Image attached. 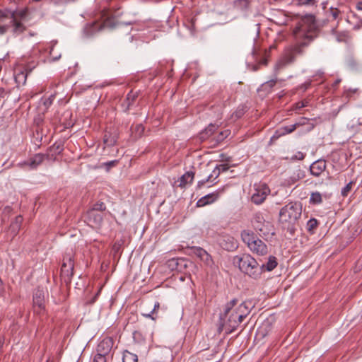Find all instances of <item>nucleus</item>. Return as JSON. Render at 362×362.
Listing matches in <instances>:
<instances>
[{
	"mask_svg": "<svg viewBox=\"0 0 362 362\" xmlns=\"http://www.w3.org/2000/svg\"><path fill=\"white\" fill-rule=\"evenodd\" d=\"M318 33L314 16L308 15L301 18L293 30L295 43L285 47L274 66V74L277 76L286 66L293 64L298 57L303 55L305 49L318 36Z\"/></svg>",
	"mask_w": 362,
	"mask_h": 362,
	"instance_id": "1",
	"label": "nucleus"
},
{
	"mask_svg": "<svg viewBox=\"0 0 362 362\" xmlns=\"http://www.w3.org/2000/svg\"><path fill=\"white\" fill-rule=\"evenodd\" d=\"M238 300L234 298L228 302L220 314L222 329L227 333L234 332L249 313L252 308L251 302L244 301L237 305Z\"/></svg>",
	"mask_w": 362,
	"mask_h": 362,
	"instance_id": "2",
	"label": "nucleus"
},
{
	"mask_svg": "<svg viewBox=\"0 0 362 362\" xmlns=\"http://www.w3.org/2000/svg\"><path fill=\"white\" fill-rule=\"evenodd\" d=\"M233 263L238 266L239 269L250 278L257 280L262 274V267L250 254L236 255L233 258Z\"/></svg>",
	"mask_w": 362,
	"mask_h": 362,
	"instance_id": "3",
	"label": "nucleus"
},
{
	"mask_svg": "<svg viewBox=\"0 0 362 362\" xmlns=\"http://www.w3.org/2000/svg\"><path fill=\"white\" fill-rule=\"evenodd\" d=\"M302 214V205L300 202H289L281 208L279 212V221L284 224L288 230H293V225Z\"/></svg>",
	"mask_w": 362,
	"mask_h": 362,
	"instance_id": "4",
	"label": "nucleus"
},
{
	"mask_svg": "<svg viewBox=\"0 0 362 362\" xmlns=\"http://www.w3.org/2000/svg\"><path fill=\"white\" fill-rule=\"evenodd\" d=\"M241 238L252 253L258 256H264L268 254L267 245L262 240L257 238L252 230H243Z\"/></svg>",
	"mask_w": 362,
	"mask_h": 362,
	"instance_id": "5",
	"label": "nucleus"
},
{
	"mask_svg": "<svg viewBox=\"0 0 362 362\" xmlns=\"http://www.w3.org/2000/svg\"><path fill=\"white\" fill-rule=\"evenodd\" d=\"M74 254L73 251L64 254L61 267V277L68 284L71 283L74 276Z\"/></svg>",
	"mask_w": 362,
	"mask_h": 362,
	"instance_id": "6",
	"label": "nucleus"
},
{
	"mask_svg": "<svg viewBox=\"0 0 362 362\" xmlns=\"http://www.w3.org/2000/svg\"><path fill=\"white\" fill-rule=\"evenodd\" d=\"M45 159L55 160L56 156L49 153L45 154L39 153L35 154L28 160L19 163L18 165L21 168L28 166L30 169H36Z\"/></svg>",
	"mask_w": 362,
	"mask_h": 362,
	"instance_id": "7",
	"label": "nucleus"
},
{
	"mask_svg": "<svg viewBox=\"0 0 362 362\" xmlns=\"http://www.w3.org/2000/svg\"><path fill=\"white\" fill-rule=\"evenodd\" d=\"M37 64V62L36 61L32 60L27 62L23 69H15V81L18 86L24 85L25 83L28 73L30 72Z\"/></svg>",
	"mask_w": 362,
	"mask_h": 362,
	"instance_id": "8",
	"label": "nucleus"
},
{
	"mask_svg": "<svg viewBox=\"0 0 362 362\" xmlns=\"http://www.w3.org/2000/svg\"><path fill=\"white\" fill-rule=\"evenodd\" d=\"M255 230L259 232L260 235H267L269 233L268 227L269 222H265L263 216L260 214H256L252 221Z\"/></svg>",
	"mask_w": 362,
	"mask_h": 362,
	"instance_id": "9",
	"label": "nucleus"
},
{
	"mask_svg": "<svg viewBox=\"0 0 362 362\" xmlns=\"http://www.w3.org/2000/svg\"><path fill=\"white\" fill-rule=\"evenodd\" d=\"M270 192L269 187L266 184H260L255 189L251 200L255 204H262Z\"/></svg>",
	"mask_w": 362,
	"mask_h": 362,
	"instance_id": "10",
	"label": "nucleus"
},
{
	"mask_svg": "<svg viewBox=\"0 0 362 362\" xmlns=\"http://www.w3.org/2000/svg\"><path fill=\"white\" fill-rule=\"evenodd\" d=\"M33 301L35 311L39 314L43 313L45 310V294L42 290H35Z\"/></svg>",
	"mask_w": 362,
	"mask_h": 362,
	"instance_id": "11",
	"label": "nucleus"
},
{
	"mask_svg": "<svg viewBox=\"0 0 362 362\" xmlns=\"http://www.w3.org/2000/svg\"><path fill=\"white\" fill-rule=\"evenodd\" d=\"M303 120V122H296L293 124H291V125H288V126H284V127H280L279 129H278L274 136H273V138H275V139H278L281 136H285L286 134H291L293 132H294L297 127H300V126H302L303 124H305V122H308V119L307 118H303L302 119Z\"/></svg>",
	"mask_w": 362,
	"mask_h": 362,
	"instance_id": "12",
	"label": "nucleus"
},
{
	"mask_svg": "<svg viewBox=\"0 0 362 362\" xmlns=\"http://www.w3.org/2000/svg\"><path fill=\"white\" fill-rule=\"evenodd\" d=\"M223 192V189H218L217 191L208 194L203 197L200 198L197 202V206L203 207L206 205L210 204L216 202L220 194Z\"/></svg>",
	"mask_w": 362,
	"mask_h": 362,
	"instance_id": "13",
	"label": "nucleus"
},
{
	"mask_svg": "<svg viewBox=\"0 0 362 362\" xmlns=\"http://www.w3.org/2000/svg\"><path fill=\"white\" fill-rule=\"evenodd\" d=\"M114 344V341L111 337H105L100 341L97 346V354L107 356L109 354Z\"/></svg>",
	"mask_w": 362,
	"mask_h": 362,
	"instance_id": "14",
	"label": "nucleus"
},
{
	"mask_svg": "<svg viewBox=\"0 0 362 362\" xmlns=\"http://www.w3.org/2000/svg\"><path fill=\"white\" fill-rule=\"evenodd\" d=\"M193 253L199 257L206 266L212 267L214 261L211 256L203 248L194 247L192 248Z\"/></svg>",
	"mask_w": 362,
	"mask_h": 362,
	"instance_id": "15",
	"label": "nucleus"
},
{
	"mask_svg": "<svg viewBox=\"0 0 362 362\" xmlns=\"http://www.w3.org/2000/svg\"><path fill=\"white\" fill-rule=\"evenodd\" d=\"M87 219L92 227L98 228L103 222V215L94 210H89L87 213Z\"/></svg>",
	"mask_w": 362,
	"mask_h": 362,
	"instance_id": "16",
	"label": "nucleus"
},
{
	"mask_svg": "<svg viewBox=\"0 0 362 362\" xmlns=\"http://www.w3.org/2000/svg\"><path fill=\"white\" fill-rule=\"evenodd\" d=\"M326 169V162L324 160H317L313 162L310 167V173L315 177H319Z\"/></svg>",
	"mask_w": 362,
	"mask_h": 362,
	"instance_id": "17",
	"label": "nucleus"
},
{
	"mask_svg": "<svg viewBox=\"0 0 362 362\" xmlns=\"http://www.w3.org/2000/svg\"><path fill=\"white\" fill-rule=\"evenodd\" d=\"M22 21L16 19L15 17L11 18L9 20L10 26L13 27V32L14 33H22L25 30V26L22 23Z\"/></svg>",
	"mask_w": 362,
	"mask_h": 362,
	"instance_id": "18",
	"label": "nucleus"
},
{
	"mask_svg": "<svg viewBox=\"0 0 362 362\" xmlns=\"http://www.w3.org/2000/svg\"><path fill=\"white\" fill-rule=\"evenodd\" d=\"M277 266L276 258L274 256H269L268 261L266 264H260L262 267V273L265 271L271 272Z\"/></svg>",
	"mask_w": 362,
	"mask_h": 362,
	"instance_id": "19",
	"label": "nucleus"
},
{
	"mask_svg": "<svg viewBox=\"0 0 362 362\" xmlns=\"http://www.w3.org/2000/svg\"><path fill=\"white\" fill-rule=\"evenodd\" d=\"M194 177V173L192 171L185 173L180 177V187H185L188 183H192Z\"/></svg>",
	"mask_w": 362,
	"mask_h": 362,
	"instance_id": "20",
	"label": "nucleus"
},
{
	"mask_svg": "<svg viewBox=\"0 0 362 362\" xmlns=\"http://www.w3.org/2000/svg\"><path fill=\"white\" fill-rule=\"evenodd\" d=\"M132 135L134 139H136L140 138L144 132L145 128L141 124H137L135 126L132 127Z\"/></svg>",
	"mask_w": 362,
	"mask_h": 362,
	"instance_id": "21",
	"label": "nucleus"
},
{
	"mask_svg": "<svg viewBox=\"0 0 362 362\" xmlns=\"http://www.w3.org/2000/svg\"><path fill=\"white\" fill-rule=\"evenodd\" d=\"M102 16L104 18L105 17V19L104 20L103 25H100V29H101L102 26L103 27H110V28H112L115 26V24L113 23L114 18H112V16L109 15L108 11H103Z\"/></svg>",
	"mask_w": 362,
	"mask_h": 362,
	"instance_id": "22",
	"label": "nucleus"
},
{
	"mask_svg": "<svg viewBox=\"0 0 362 362\" xmlns=\"http://www.w3.org/2000/svg\"><path fill=\"white\" fill-rule=\"evenodd\" d=\"M336 40L339 42H348L351 40V36L348 31L335 33Z\"/></svg>",
	"mask_w": 362,
	"mask_h": 362,
	"instance_id": "23",
	"label": "nucleus"
},
{
	"mask_svg": "<svg viewBox=\"0 0 362 362\" xmlns=\"http://www.w3.org/2000/svg\"><path fill=\"white\" fill-rule=\"evenodd\" d=\"M123 362H137L138 356L136 354L124 350L122 354Z\"/></svg>",
	"mask_w": 362,
	"mask_h": 362,
	"instance_id": "24",
	"label": "nucleus"
},
{
	"mask_svg": "<svg viewBox=\"0 0 362 362\" xmlns=\"http://www.w3.org/2000/svg\"><path fill=\"white\" fill-rule=\"evenodd\" d=\"M11 13H13V16H11V18L15 17L16 19L23 21L28 15V8H24L20 10L11 11Z\"/></svg>",
	"mask_w": 362,
	"mask_h": 362,
	"instance_id": "25",
	"label": "nucleus"
},
{
	"mask_svg": "<svg viewBox=\"0 0 362 362\" xmlns=\"http://www.w3.org/2000/svg\"><path fill=\"white\" fill-rule=\"evenodd\" d=\"M217 127L215 124H210L205 130L201 133V138L205 139L212 135L216 130Z\"/></svg>",
	"mask_w": 362,
	"mask_h": 362,
	"instance_id": "26",
	"label": "nucleus"
},
{
	"mask_svg": "<svg viewBox=\"0 0 362 362\" xmlns=\"http://www.w3.org/2000/svg\"><path fill=\"white\" fill-rule=\"evenodd\" d=\"M117 139L115 136H112L111 134L106 132L103 137V142L107 146H113L116 144Z\"/></svg>",
	"mask_w": 362,
	"mask_h": 362,
	"instance_id": "27",
	"label": "nucleus"
},
{
	"mask_svg": "<svg viewBox=\"0 0 362 362\" xmlns=\"http://www.w3.org/2000/svg\"><path fill=\"white\" fill-rule=\"evenodd\" d=\"M322 202V194L318 192H313L311 194H310V203L311 204H320Z\"/></svg>",
	"mask_w": 362,
	"mask_h": 362,
	"instance_id": "28",
	"label": "nucleus"
},
{
	"mask_svg": "<svg viewBox=\"0 0 362 362\" xmlns=\"http://www.w3.org/2000/svg\"><path fill=\"white\" fill-rule=\"evenodd\" d=\"M317 226H318V221L315 218H310L307 222V225H306L307 230L310 233L313 234L315 233V230L317 228Z\"/></svg>",
	"mask_w": 362,
	"mask_h": 362,
	"instance_id": "29",
	"label": "nucleus"
},
{
	"mask_svg": "<svg viewBox=\"0 0 362 362\" xmlns=\"http://www.w3.org/2000/svg\"><path fill=\"white\" fill-rule=\"evenodd\" d=\"M13 16L11 10L10 9H0V23H4L6 20H10L11 16Z\"/></svg>",
	"mask_w": 362,
	"mask_h": 362,
	"instance_id": "30",
	"label": "nucleus"
},
{
	"mask_svg": "<svg viewBox=\"0 0 362 362\" xmlns=\"http://www.w3.org/2000/svg\"><path fill=\"white\" fill-rule=\"evenodd\" d=\"M137 98V93L134 92L133 90H131L127 95L126 98V103H127V107L125 108V110H128L129 109L130 105L133 103V102L135 100V99Z\"/></svg>",
	"mask_w": 362,
	"mask_h": 362,
	"instance_id": "31",
	"label": "nucleus"
},
{
	"mask_svg": "<svg viewBox=\"0 0 362 362\" xmlns=\"http://www.w3.org/2000/svg\"><path fill=\"white\" fill-rule=\"evenodd\" d=\"M184 259H177V258H173L170 259L168 262V267L172 269H179L178 266L180 264V262H183Z\"/></svg>",
	"mask_w": 362,
	"mask_h": 362,
	"instance_id": "32",
	"label": "nucleus"
},
{
	"mask_svg": "<svg viewBox=\"0 0 362 362\" xmlns=\"http://www.w3.org/2000/svg\"><path fill=\"white\" fill-rule=\"evenodd\" d=\"M279 78H277V76L274 75V77L272 78L271 80L265 82L262 84V86L267 89V88L270 90L276 84V83L279 81Z\"/></svg>",
	"mask_w": 362,
	"mask_h": 362,
	"instance_id": "33",
	"label": "nucleus"
},
{
	"mask_svg": "<svg viewBox=\"0 0 362 362\" xmlns=\"http://www.w3.org/2000/svg\"><path fill=\"white\" fill-rule=\"evenodd\" d=\"M358 94V88H349L344 91L343 96L345 97L348 100L353 98L354 95Z\"/></svg>",
	"mask_w": 362,
	"mask_h": 362,
	"instance_id": "34",
	"label": "nucleus"
},
{
	"mask_svg": "<svg viewBox=\"0 0 362 362\" xmlns=\"http://www.w3.org/2000/svg\"><path fill=\"white\" fill-rule=\"evenodd\" d=\"M160 308V303L158 302H156L153 305V309L150 313L148 314H143V315L147 318H151L153 320H155L157 317V316H154V314L156 313V311Z\"/></svg>",
	"mask_w": 362,
	"mask_h": 362,
	"instance_id": "35",
	"label": "nucleus"
},
{
	"mask_svg": "<svg viewBox=\"0 0 362 362\" xmlns=\"http://www.w3.org/2000/svg\"><path fill=\"white\" fill-rule=\"evenodd\" d=\"M228 240L229 241V243L226 244V245H223L224 249H226L227 250H233L237 247L236 243L235 242V240L233 238L228 237Z\"/></svg>",
	"mask_w": 362,
	"mask_h": 362,
	"instance_id": "36",
	"label": "nucleus"
},
{
	"mask_svg": "<svg viewBox=\"0 0 362 362\" xmlns=\"http://www.w3.org/2000/svg\"><path fill=\"white\" fill-rule=\"evenodd\" d=\"M105 209L106 207L103 202H97L95 204H93V207L90 210H94L95 211L101 213L102 211H105Z\"/></svg>",
	"mask_w": 362,
	"mask_h": 362,
	"instance_id": "37",
	"label": "nucleus"
},
{
	"mask_svg": "<svg viewBox=\"0 0 362 362\" xmlns=\"http://www.w3.org/2000/svg\"><path fill=\"white\" fill-rule=\"evenodd\" d=\"M55 98V95L54 94H52L49 95V98H45L44 100H43V105L45 106V110H47L49 106L52 104Z\"/></svg>",
	"mask_w": 362,
	"mask_h": 362,
	"instance_id": "38",
	"label": "nucleus"
},
{
	"mask_svg": "<svg viewBox=\"0 0 362 362\" xmlns=\"http://www.w3.org/2000/svg\"><path fill=\"white\" fill-rule=\"evenodd\" d=\"M353 184L354 182L351 181L341 189V193L343 197H346L348 195V194L351 189Z\"/></svg>",
	"mask_w": 362,
	"mask_h": 362,
	"instance_id": "39",
	"label": "nucleus"
},
{
	"mask_svg": "<svg viewBox=\"0 0 362 362\" xmlns=\"http://www.w3.org/2000/svg\"><path fill=\"white\" fill-rule=\"evenodd\" d=\"M133 339H134V341H136L137 343H141L143 341H144V338L142 334L139 331L134 332Z\"/></svg>",
	"mask_w": 362,
	"mask_h": 362,
	"instance_id": "40",
	"label": "nucleus"
},
{
	"mask_svg": "<svg viewBox=\"0 0 362 362\" xmlns=\"http://www.w3.org/2000/svg\"><path fill=\"white\" fill-rule=\"evenodd\" d=\"M123 240H117L112 245V250L115 253H117L120 249H121V247L123 244Z\"/></svg>",
	"mask_w": 362,
	"mask_h": 362,
	"instance_id": "41",
	"label": "nucleus"
},
{
	"mask_svg": "<svg viewBox=\"0 0 362 362\" xmlns=\"http://www.w3.org/2000/svg\"><path fill=\"white\" fill-rule=\"evenodd\" d=\"M213 177V175H209L206 179H203L198 182L197 187L202 188L206 182H210L211 178Z\"/></svg>",
	"mask_w": 362,
	"mask_h": 362,
	"instance_id": "42",
	"label": "nucleus"
},
{
	"mask_svg": "<svg viewBox=\"0 0 362 362\" xmlns=\"http://www.w3.org/2000/svg\"><path fill=\"white\" fill-rule=\"evenodd\" d=\"M93 362H106V356L101 354H97L95 355Z\"/></svg>",
	"mask_w": 362,
	"mask_h": 362,
	"instance_id": "43",
	"label": "nucleus"
},
{
	"mask_svg": "<svg viewBox=\"0 0 362 362\" xmlns=\"http://www.w3.org/2000/svg\"><path fill=\"white\" fill-rule=\"evenodd\" d=\"M20 228H21V226L19 225L16 224L13 222L11 223V224L10 226V230H11L13 235H16L18 233Z\"/></svg>",
	"mask_w": 362,
	"mask_h": 362,
	"instance_id": "44",
	"label": "nucleus"
},
{
	"mask_svg": "<svg viewBox=\"0 0 362 362\" xmlns=\"http://www.w3.org/2000/svg\"><path fill=\"white\" fill-rule=\"evenodd\" d=\"M50 57L52 58L53 61H57L61 57V54L54 53V47L52 46L49 51Z\"/></svg>",
	"mask_w": 362,
	"mask_h": 362,
	"instance_id": "45",
	"label": "nucleus"
},
{
	"mask_svg": "<svg viewBox=\"0 0 362 362\" xmlns=\"http://www.w3.org/2000/svg\"><path fill=\"white\" fill-rule=\"evenodd\" d=\"M305 158V154L300 151L297 152L293 156H292V160H303Z\"/></svg>",
	"mask_w": 362,
	"mask_h": 362,
	"instance_id": "46",
	"label": "nucleus"
},
{
	"mask_svg": "<svg viewBox=\"0 0 362 362\" xmlns=\"http://www.w3.org/2000/svg\"><path fill=\"white\" fill-rule=\"evenodd\" d=\"M216 168L218 170V171L221 173L226 172L229 169V166L228 164H221L216 165Z\"/></svg>",
	"mask_w": 362,
	"mask_h": 362,
	"instance_id": "47",
	"label": "nucleus"
},
{
	"mask_svg": "<svg viewBox=\"0 0 362 362\" xmlns=\"http://www.w3.org/2000/svg\"><path fill=\"white\" fill-rule=\"evenodd\" d=\"M49 151H54L55 153H60L62 151V148L60 147L59 145L56 146L55 144H54L52 146L50 147Z\"/></svg>",
	"mask_w": 362,
	"mask_h": 362,
	"instance_id": "48",
	"label": "nucleus"
},
{
	"mask_svg": "<svg viewBox=\"0 0 362 362\" xmlns=\"http://www.w3.org/2000/svg\"><path fill=\"white\" fill-rule=\"evenodd\" d=\"M314 4V0H300L298 1V5H310Z\"/></svg>",
	"mask_w": 362,
	"mask_h": 362,
	"instance_id": "49",
	"label": "nucleus"
},
{
	"mask_svg": "<svg viewBox=\"0 0 362 362\" xmlns=\"http://www.w3.org/2000/svg\"><path fill=\"white\" fill-rule=\"evenodd\" d=\"M211 175H213V177H214V180H211V182H214L219 176L220 172L216 167Z\"/></svg>",
	"mask_w": 362,
	"mask_h": 362,
	"instance_id": "50",
	"label": "nucleus"
},
{
	"mask_svg": "<svg viewBox=\"0 0 362 362\" xmlns=\"http://www.w3.org/2000/svg\"><path fill=\"white\" fill-rule=\"evenodd\" d=\"M310 81L305 82V83L300 85V89L302 90L303 91H305L310 86Z\"/></svg>",
	"mask_w": 362,
	"mask_h": 362,
	"instance_id": "51",
	"label": "nucleus"
},
{
	"mask_svg": "<svg viewBox=\"0 0 362 362\" xmlns=\"http://www.w3.org/2000/svg\"><path fill=\"white\" fill-rule=\"evenodd\" d=\"M23 222V217L21 216H17L15 218V220L13 221V223L21 226V223Z\"/></svg>",
	"mask_w": 362,
	"mask_h": 362,
	"instance_id": "52",
	"label": "nucleus"
},
{
	"mask_svg": "<svg viewBox=\"0 0 362 362\" xmlns=\"http://www.w3.org/2000/svg\"><path fill=\"white\" fill-rule=\"evenodd\" d=\"M9 27H10V25H8V24L4 25H0V34L5 33L7 31V30L8 29Z\"/></svg>",
	"mask_w": 362,
	"mask_h": 362,
	"instance_id": "53",
	"label": "nucleus"
},
{
	"mask_svg": "<svg viewBox=\"0 0 362 362\" xmlns=\"http://www.w3.org/2000/svg\"><path fill=\"white\" fill-rule=\"evenodd\" d=\"M261 66H267L268 64V59L264 57L263 59H262L259 62H258Z\"/></svg>",
	"mask_w": 362,
	"mask_h": 362,
	"instance_id": "54",
	"label": "nucleus"
},
{
	"mask_svg": "<svg viewBox=\"0 0 362 362\" xmlns=\"http://www.w3.org/2000/svg\"><path fill=\"white\" fill-rule=\"evenodd\" d=\"M306 105H305V103L303 102V101H301V102H298L296 104V109H301L304 107H305Z\"/></svg>",
	"mask_w": 362,
	"mask_h": 362,
	"instance_id": "55",
	"label": "nucleus"
},
{
	"mask_svg": "<svg viewBox=\"0 0 362 362\" xmlns=\"http://www.w3.org/2000/svg\"><path fill=\"white\" fill-rule=\"evenodd\" d=\"M339 13V11L337 9H335L334 11H332V14L334 19H336L338 17V15Z\"/></svg>",
	"mask_w": 362,
	"mask_h": 362,
	"instance_id": "56",
	"label": "nucleus"
},
{
	"mask_svg": "<svg viewBox=\"0 0 362 362\" xmlns=\"http://www.w3.org/2000/svg\"><path fill=\"white\" fill-rule=\"evenodd\" d=\"M35 122L37 127L40 125V124L42 122V119L41 117L35 118Z\"/></svg>",
	"mask_w": 362,
	"mask_h": 362,
	"instance_id": "57",
	"label": "nucleus"
},
{
	"mask_svg": "<svg viewBox=\"0 0 362 362\" xmlns=\"http://www.w3.org/2000/svg\"><path fill=\"white\" fill-rule=\"evenodd\" d=\"M259 69H260V65L259 63L253 65V66H252V71H256L259 70Z\"/></svg>",
	"mask_w": 362,
	"mask_h": 362,
	"instance_id": "58",
	"label": "nucleus"
},
{
	"mask_svg": "<svg viewBox=\"0 0 362 362\" xmlns=\"http://www.w3.org/2000/svg\"><path fill=\"white\" fill-rule=\"evenodd\" d=\"M356 8L359 11H362V2H359L356 5Z\"/></svg>",
	"mask_w": 362,
	"mask_h": 362,
	"instance_id": "59",
	"label": "nucleus"
},
{
	"mask_svg": "<svg viewBox=\"0 0 362 362\" xmlns=\"http://www.w3.org/2000/svg\"><path fill=\"white\" fill-rule=\"evenodd\" d=\"M340 81H341V80H339V79L335 81V82L333 84V86H337L340 83Z\"/></svg>",
	"mask_w": 362,
	"mask_h": 362,
	"instance_id": "60",
	"label": "nucleus"
},
{
	"mask_svg": "<svg viewBox=\"0 0 362 362\" xmlns=\"http://www.w3.org/2000/svg\"><path fill=\"white\" fill-rule=\"evenodd\" d=\"M20 0H9L10 2L17 4Z\"/></svg>",
	"mask_w": 362,
	"mask_h": 362,
	"instance_id": "61",
	"label": "nucleus"
},
{
	"mask_svg": "<svg viewBox=\"0 0 362 362\" xmlns=\"http://www.w3.org/2000/svg\"><path fill=\"white\" fill-rule=\"evenodd\" d=\"M359 28H360V27H359V25H354V28L355 30H358V29H359Z\"/></svg>",
	"mask_w": 362,
	"mask_h": 362,
	"instance_id": "62",
	"label": "nucleus"
},
{
	"mask_svg": "<svg viewBox=\"0 0 362 362\" xmlns=\"http://www.w3.org/2000/svg\"><path fill=\"white\" fill-rule=\"evenodd\" d=\"M66 1H69V2H71V1H75L76 0H66Z\"/></svg>",
	"mask_w": 362,
	"mask_h": 362,
	"instance_id": "63",
	"label": "nucleus"
}]
</instances>
